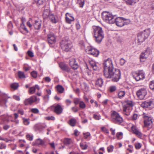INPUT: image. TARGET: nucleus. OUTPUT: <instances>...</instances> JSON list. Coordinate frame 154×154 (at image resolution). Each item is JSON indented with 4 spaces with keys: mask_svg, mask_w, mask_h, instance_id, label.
<instances>
[{
    "mask_svg": "<svg viewBox=\"0 0 154 154\" xmlns=\"http://www.w3.org/2000/svg\"><path fill=\"white\" fill-rule=\"evenodd\" d=\"M103 65V74L105 77L109 79L112 78V81L114 82L119 81L121 78L120 71L114 68L111 59L108 58L105 60Z\"/></svg>",
    "mask_w": 154,
    "mask_h": 154,
    "instance_id": "obj_1",
    "label": "nucleus"
},
{
    "mask_svg": "<svg viewBox=\"0 0 154 154\" xmlns=\"http://www.w3.org/2000/svg\"><path fill=\"white\" fill-rule=\"evenodd\" d=\"M134 105V103L131 100H127L125 101L123 105V111L125 114L128 116L132 110L133 106Z\"/></svg>",
    "mask_w": 154,
    "mask_h": 154,
    "instance_id": "obj_2",
    "label": "nucleus"
},
{
    "mask_svg": "<svg viewBox=\"0 0 154 154\" xmlns=\"http://www.w3.org/2000/svg\"><path fill=\"white\" fill-rule=\"evenodd\" d=\"M111 120L114 123L118 124H120L123 122L122 117L119 113L115 111L112 112Z\"/></svg>",
    "mask_w": 154,
    "mask_h": 154,
    "instance_id": "obj_3",
    "label": "nucleus"
},
{
    "mask_svg": "<svg viewBox=\"0 0 154 154\" xmlns=\"http://www.w3.org/2000/svg\"><path fill=\"white\" fill-rule=\"evenodd\" d=\"M150 33V30L149 29H145L138 33V42L140 43L143 42L146 38L148 37Z\"/></svg>",
    "mask_w": 154,
    "mask_h": 154,
    "instance_id": "obj_4",
    "label": "nucleus"
},
{
    "mask_svg": "<svg viewBox=\"0 0 154 154\" xmlns=\"http://www.w3.org/2000/svg\"><path fill=\"white\" fill-rule=\"evenodd\" d=\"M102 17L103 19L107 23H114V17L109 12L106 11L103 12L102 13Z\"/></svg>",
    "mask_w": 154,
    "mask_h": 154,
    "instance_id": "obj_5",
    "label": "nucleus"
},
{
    "mask_svg": "<svg viewBox=\"0 0 154 154\" xmlns=\"http://www.w3.org/2000/svg\"><path fill=\"white\" fill-rule=\"evenodd\" d=\"M60 45L62 50L66 52L69 51L72 47L70 41L65 39H63L61 42Z\"/></svg>",
    "mask_w": 154,
    "mask_h": 154,
    "instance_id": "obj_6",
    "label": "nucleus"
},
{
    "mask_svg": "<svg viewBox=\"0 0 154 154\" xmlns=\"http://www.w3.org/2000/svg\"><path fill=\"white\" fill-rule=\"evenodd\" d=\"M144 125L145 127H150L152 124V118L148 114L144 113L143 115Z\"/></svg>",
    "mask_w": 154,
    "mask_h": 154,
    "instance_id": "obj_7",
    "label": "nucleus"
},
{
    "mask_svg": "<svg viewBox=\"0 0 154 154\" xmlns=\"http://www.w3.org/2000/svg\"><path fill=\"white\" fill-rule=\"evenodd\" d=\"M39 101V98H37L36 96H33L29 98L26 99L24 101V104L25 105H31L34 103H38Z\"/></svg>",
    "mask_w": 154,
    "mask_h": 154,
    "instance_id": "obj_8",
    "label": "nucleus"
},
{
    "mask_svg": "<svg viewBox=\"0 0 154 154\" xmlns=\"http://www.w3.org/2000/svg\"><path fill=\"white\" fill-rule=\"evenodd\" d=\"M85 51L87 53L92 55L95 57L97 56L99 53L98 50L90 46L87 47L85 48Z\"/></svg>",
    "mask_w": 154,
    "mask_h": 154,
    "instance_id": "obj_9",
    "label": "nucleus"
},
{
    "mask_svg": "<svg viewBox=\"0 0 154 154\" xmlns=\"http://www.w3.org/2000/svg\"><path fill=\"white\" fill-rule=\"evenodd\" d=\"M147 94V91L145 88H143L139 89L136 92V94L140 100L144 99Z\"/></svg>",
    "mask_w": 154,
    "mask_h": 154,
    "instance_id": "obj_10",
    "label": "nucleus"
},
{
    "mask_svg": "<svg viewBox=\"0 0 154 154\" xmlns=\"http://www.w3.org/2000/svg\"><path fill=\"white\" fill-rule=\"evenodd\" d=\"M133 77L137 81H138L144 79V73L143 70L139 71L137 72L134 73Z\"/></svg>",
    "mask_w": 154,
    "mask_h": 154,
    "instance_id": "obj_11",
    "label": "nucleus"
},
{
    "mask_svg": "<svg viewBox=\"0 0 154 154\" xmlns=\"http://www.w3.org/2000/svg\"><path fill=\"white\" fill-rule=\"evenodd\" d=\"M150 51L149 48H147L140 55V59L141 62L144 61L150 54Z\"/></svg>",
    "mask_w": 154,
    "mask_h": 154,
    "instance_id": "obj_12",
    "label": "nucleus"
},
{
    "mask_svg": "<svg viewBox=\"0 0 154 154\" xmlns=\"http://www.w3.org/2000/svg\"><path fill=\"white\" fill-rule=\"evenodd\" d=\"M52 107L54 109V112L57 115H59L62 113L63 108L59 104L56 105H54Z\"/></svg>",
    "mask_w": 154,
    "mask_h": 154,
    "instance_id": "obj_13",
    "label": "nucleus"
},
{
    "mask_svg": "<svg viewBox=\"0 0 154 154\" xmlns=\"http://www.w3.org/2000/svg\"><path fill=\"white\" fill-rule=\"evenodd\" d=\"M125 20L122 17L114 18V23H116L117 26L120 27L124 26V23H125Z\"/></svg>",
    "mask_w": 154,
    "mask_h": 154,
    "instance_id": "obj_14",
    "label": "nucleus"
},
{
    "mask_svg": "<svg viewBox=\"0 0 154 154\" xmlns=\"http://www.w3.org/2000/svg\"><path fill=\"white\" fill-rule=\"evenodd\" d=\"M141 106L143 108H151L153 106V102L151 100L145 101L141 104Z\"/></svg>",
    "mask_w": 154,
    "mask_h": 154,
    "instance_id": "obj_15",
    "label": "nucleus"
},
{
    "mask_svg": "<svg viewBox=\"0 0 154 154\" xmlns=\"http://www.w3.org/2000/svg\"><path fill=\"white\" fill-rule=\"evenodd\" d=\"M94 36L95 38V41L97 43L99 44L102 41L104 37V33H98L97 34H94Z\"/></svg>",
    "mask_w": 154,
    "mask_h": 154,
    "instance_id": "obj_16",
    "label": "nucleus"
},
{
    "mask_svg": "<svg viewBox=\"0 0 154 154\" xmlns=\"http://www.w3.org/2000/svg\"><path fill=\"white\" fill-rule=\"evenodd\" d=\"M48 40L50 44H53L56 42V37L53 33H50L48 35Z\"/></svg>",
    "mask_w": 154,
    "mask_h": 154,
    "instance_id": "obj_17",
    "label": "nucleus"
},
{
    "mask_svg": "<svg viewBox=\"0 0 154 154\" xmlns=\"http://www.w3.org/2000/svg\"><path fill=\"white\" fill-rule=\"evenodd\" d=\"M46 127V125L45 124L38 123L34 125V128L35 131H41Z\"/></svg>",
    "mask_w": 154,
    "mask_h": 154,
    "instance_id": "obj_18",
    "label": "nucleus"
},
{
    "mask_svg": "<svg viewBox=\"0 0 154 154\" xmlns=\"http://www.w3.org/2000/svg\"><path fill=\"white\" fill-rule=\"evenodd\" d=\"M69 64L71 67L74 69H77L79 67L75 60L74 58L71 59L69 60Z\"/></svg>",
    "mask_w": 154,
    "mask_h": 154,
    "instance_id": "obj_19",
    "label": "nucleus"
},
{
    "mask_svg": "<svg viewBox=\"0 0 154 154\" xmlns=\"http://www.w3.org/2000/svg\"><path fill=\"white\" fill-rule=\"evenodd\" d=\"M60 67L63 70L67 72H70V69L68 67V66L64 63L61 62L59 64Z\"/></svg>",
    "mask_w": 154,
    "mask_h": 154,
    "instance_id": "obj_20",
    "label": "nucleus"
},
{
    "mask_svg": "<svg viewBox=\"0 0 154 154\" xmlns=\"http://www.w3.org/2000/svg\"><path fill=\"white\" fill-rule=\"evenodd\" d=\"M66 20V22L69 23H71V22L74 20V17L71 15V14L68 13H67L65 15Z\"/></svg>",
    "mask_w": 154,
    "mask_h": 154,
    "instance_id": "obj_21",
    "label": "nucleus"
},
{
    "mask_svg": "<svg viewBox=\"0 0 154 154\" xmlns=\"http://www.w3.org/2000/svg\"><path fill=\"white\" fill-rule=\"evenodd\" d=\"M93 29L94 34H97L98 33H103V32L102 28L99 26H93Z\"/></svg>",
    "mask_w": 154,
    "mask_h": 154,
    "instance_id": "obj_22",
    "label": "nucleus"
},
{
    "mask_svg": "<svg viewBox=\"0 0 154 154\" xmlns=\"http://www.w3.org/2000/svg\"><path fill=\"white\" fill-rule=\"evenodd\" d=\"M49 18L50 21L53 23H55L58 21V17L53 14H50Z\"/></svg>",
    "mask_w": 154,
    "mask_h": 154,
    "instance_id": "obj_23",
    "label": "nucleus"
},
{
    "mask_svg": "<svg viewBox=\"0 0 154 154\" xmlns=\"http://www.w3.org/2000/svg\"><path fill=\"white\" fill-rule=\"evenodd\" d=\"M131 129L133 132L136 134L139 137H141L142 136L141 133L136 128L133 126L131 127Z\"/></svg>",
    "mask_w": 154,
    "mask_h": 154,
    "instance_id": "obj_24",
    "label": "nucleus"
},
{
    "mask_svg": "<svg viewBox=\"0 0 154 154\" xmlns=\"http://www.w3.org/2000/svg\"><path fill=\"white\" fill-rule=\"evenodd\" d=\"M90 64L91 67L94 70H97L99 69V67L97 65V64L94 61L91 60L90 61Z\"/></svg>",
    "mask_w": 154,
    "mask_h": 154,
    "instance_id": "obj_25",
    "label": "nucleus"
},
{
    "mask_svg": "<svg viewBox=\"0 0 154 154\" xmlns=\"http://www.w3.org/2000/svg\"><path fill=\"white\" fill-rule=\"evenodd\" d=\"M103 80L101 78H99L96 81L95 85L97 87L101 88L103 85Z\"/></svg>",
    "mask_w": 154,
    "mask_h": 154,
    "instance_id": "obj_26",
    "label": "nucleus"
},
{
    "mask_svg": "<svg viewBox=\"0 0 154 154\" xmlns=\"http://www.w3.org/2000/svg\"><path fill=\"white\" fill-rule=\"evenodd\" d=\"M33 26L35 29H39L41 26V21L35 20Z\"/></svg>",
    "mask_w": 154,
    "mask_h": 154,
    "instance_id": "obj_27",
    "label": "nucleus"
},
{
    "mask_svg": "<svg viewBox=\"0 0 154 154\" xmlns=\"http://www.w3.org/2000/svg\"><path fill=\"white\" fill-rule=\"evenodd\" d=\"M139 0H125V2L128 5H133L138 2Z\"/></svg>",
    "mask_w": 154,
    "mask_h": 154,
    "instance_id": "obj_28",
    "label": "nucleus"
},
{
    "mask_svg": "<svg viewBox=\"0 0 154 154\" xmlns=\"http://www.w3.org/2000/svg\"><path fill=\"white\" fill-rule=\"evenodd\" d=\"M51 14V13L50 12L49 10H45L43 14V16L44 18L45 19L49 17L50 14Z\"/></svg>",
    "mask_w": 154,
    "mask_h": 154,
    "instance_id": "obj_29",
    "label": "nucleus"
},
{
    "mask_svg": "<svg viewBox=\"0 0 154 154\" xmlns=\"http://www.w3.org/2000/svg\"><path fill=\"white\" fill-rule=\"evenodd\" d=\"M7 102V99L5 96H2L0 98V106L6 104Z\"/></svg>",
    "mask_w": 154,
    "mask_h": 154,
    "instance_id": "obj_30",
    "label": "nucleus"
},
{
    "mask_svg": "<svg viewBox=\"0 0 154 154\" xmlns=\"http://www.w3.org/2000/svg\"><path fill=\"white\" fill-rule=\"evenodd\" d=\"M57 90L60 93H62L64 90V88L63 87L60 85H58L56 87Z\"/></svg>",
    "mask_w": 154,
    "mask_h": 154,
    "instance_id": "obj_31",
    "label": "nucleus"
},
{
    "mask_svg": "<svg viewBox=\"0 0 154 154\" xmlns=\"http://www.w3.org/2000/svg\"><path fill=\"white\" fill-rule=\"evenodd\" d=\"M76 120L74 118H72L71 119L69 122V124L72 127L74 126L76 123Z\"/></svg>",
    "mask_w": 154,
    "mask_h": 154,
    "instance_id": "obj_32",
    "label": "nucleus"
},
{
    "mask_svg": "<svg viewBox=\"0 0 154 154\" xmlns=\"http://www.w3.org/2000/svg\"><path fill=\"white\" fill-rule=\"evenodd\" d=\"M125 92L124 91H119L118 94V97L120 99H122L125 96Z\"/></svg>",
    "mask_w": 154,
    "mask_h": 154,
    "instance_id": "obj_33",
    "label": "nucleus"
},
{
    "mask_svg": "<svg viewBox=\"0 0 154 154\" xmlns=\"http://www.w3.org/2000/svg\"><path fill=\"white\" fill-rule=\"evenodd\" d=\"M34 1L36 5L39 6L42 5L45 2V0H34Z\"/></svg>",
    "mask_w": 154,
    "mask_h": 154,
    "instance_id": "obj_34",
    "label": "nucleus"
},
{
    "mask_svg": "<svg viewBox=\"0 0 154 154\" xmlns=\"http://www.w3.org/2000/svg\"><path fill=\"white\" fill-rule=\"evenodd\" d=\"M77 3L79 4V7L82 8L85 3V0H77Z\"/></svg>",
    "mask_w": 154,
    "mask_h": 154,
    "instance_id": "obj_35",
    "label": "nucleus"
},
{
    "mask_svg": "<svg viewBox=\"0 0 154 154\" xmlns=\"http://www.w3.org/2000/svg\"><path fill=\"white\" fill-rule=\"evenodd\" d=\"M35 88L34 87H31L29 89V93L30 94H32L35 92Z\"/></svg>",
    "mask_w": 154,
    "mask_h": 154,
    "instance_id": "obj_36",
    "label": "nucleus"
},
{
    "mask_svg": "<svg viewBox=\"0 0 154 154\" xmlns=\"http://www.w3.org/2000/svg\"><path fill=\"white\" fill-rule=\"evenodd\" d=\"M18 75L20 78L22 79L25 78V75L23 72L21 71H19L18 72Z\"/></svg>",
    "mask_w": 154,
    "mask_h": 154,
    "instance_id": "obj_37",
    "label": "nucleus"
},
{
    "mask_svg": "<svg viewBox=\"0 0 154 154\" xmlns=\"http://www.w3.org/2000/svg\"><path fill=\"white\" fill-rule=\"evenodd\" d=\"M80 146L82 149H86L88 147V145L84 143H80Z\"/></svg>",
    "mask_w": 154,
    "mask_h": 154,
    "instance_id": "obj_38",
    "label": "nucleus"
},
{
    "mask_svg": "<svg viewBox=\"0 0 154 154\" xmlns=\"http://www.w3.org/2000/svg\"><path fill=\"white\" fill-rule=\"evenodd\" d=\"M19 86L18 84L17 83H14L12 84L11 85V88L13 89L14 90H16L17 89Z\"/></svg>",
    "mask_w": 154,
    "mask_h": 154,
    "instance_id": "obj_39",
    "label": "nucleus"
},
{
    "mask_svg": "<svg viewBox=\"0 0 154 154\" xmlns=\"http://www.w3.org/2000/svg\"><path fill=\"white\" fill-rule=\"evenodd\" d=\"M64 143L66 145H69L72 142L71 140L70 139L66 138L64 141Z\"/></svg>",
    "mask_w": 154,
    "mask_h": 154,
    "instance_id": "obj_40",
    "label": "nucleus"
},
{
    "mask_svg": "<svg viewBox=\"0 0 154 154\" xmlns=\"http://www.w3.org/2000/svg\"><path fill=\"white\" fill-rule=\"evenodd\" d=\"M36 143L38 145H43L44 144V141L40 139L37 140L36 141Z\"/></svg>",
    "mask_w": 154,
    "mask_h": 154,
    "instance_id": "obj_41",
    "label": "nucleus"
},
{
    "mask_svg": "<svg viewBox=\"0 0 154 154\" xmlns=\"http://www.w3.org/2000/svg\"><path fill=\"white\" fill-rule=\"evenodd\" d=\"M150 88L154 91V81H151L149 84Z\"/></svg>",
    "mask_w": 154,
    "mask_h": 154,
    "instance_id": "obj_42",
    "label": "nucleus"
},
{
    "mask_svg": "<svg viewBox=\"0 0 154 154\" xmlns=\"http://www.w3.org/2000/svg\"><path fill=\"white\" fill-rule=\"evenodd\" d=\"M79 107L80 108L82 109H84L86 105L82 101H81L79 103Z\"/></svg>",
    "mask_w": 154,
    "mask_h": 154,
    "instance_id": "obj_43",
    "label": "nucleus"
},
{
    "mask_svg": "<svg viewBox=\"0 0 154 154\" xmlns=\"http://www.w3.org/2000/svg\"><path fill=\"white\" fill-rule=\"evenodd\" d=\"M141 144L139 143H136L135 144V148L137 149H140L141 147Z\"/></svg>",
    "mask_w": 154,
    "mask_h": 154,
    "instance_id": "obj_44",
    "label": "nucleus"
},
{
    "mask_svg": "<svg viewBox=\"0 0 154 154\" xmlns=\"http://www.w3.org/2000/svg\"><path fill=\"white\" fill-rule=\"evenodd\" d=\"M116 89V87L115 86H110L109 88V91L110 92H113Z\"/></svg>",
    "mask_w": 154,
    "mask_h": 154,
    "instance_id": "obj_45",
    "label": "nucleus"
},
{
    "mask_svg": "<svg viewBox=\"0 0 154 154\" xmlns=\"http://www.w3.org/2000/svg\"><path fill=\"white\" fill-rule=\"evenodd\" d=\"M30 110L32 112L34 113H37L39 112L38 109L37 108H32Z\"/></svg>",
    "mask_w": 154,
    "mask_h": 154,
    "instance_id": "obj_46",
    "label": "nucleus"
},
{
    "mask_svg": "<svg viewBox=\"0 0 154 154\" xmlns=\"http://www.w3.org/2000/svg\"><path fill=\"white\" fill-rule=\"evenodd\" d=\"M21 27L26 32H28V30L26 27L24 23L21 24Z\"/></svg>",
    "mask_w": 154,
    "mask_h": 154,
    "instance_id": "obj_47",
    "label": "nucleus"
},
{
    "mask_svg": "<svg viewBox=\"0 0 154 154\" xmlns=\"http://www.w3.org/2000/svg\"><path fill=\"white\" fill-rule=\"evenodd\" d=\"M31 74L33 78H36L37 77V73L36 71H32L31 72Z\"/></svg>",
    "mask_w": 154,
    "mask_h": 154,
    "instance_id": "obj_48",
    "label": "nucleus"
},
{
    "mask_svg": "<svg viewBox=\"0 0 154 154\" xmlns=\"http://www.w3.org/2000/svg\"><path fill=\"white\" fill-rule=\"evenodd\" d=\"M114 147L112 146H110L107 147V151L108 152H111L113 151Z\"/></svg>",
    "mask_w": 154,
    "mask_h": 154,
    "instance_id": "obj_49",
    "label": "nucleus"
},
{
    "mask_svg": "<svg viewBox=\"0 0 154 154\" xmlns=\"http://www.w3.org/2000/svg\"><path fill=\"white\" fill-rule=\"evenodd\" d=\"M94 118L97 120H99L100 119V116L99 115L94 114L93 116Z\"/></svg>",
    "mask_w": 154,
    "mask_h": 154,
    "instance_id": "obj_50",
    "label": "nucleus"
},
{
    "mask_svg": "<svg viewBox=\"0 0 154 154\" xmlns=\"http://www.w3.org/2000/svg\"><path fill=\"white\" fill-rule=\"evenodd\" d=\"M47 120H55V118L53 116H48L47 117H46L45 118Z\"/></svg>",
    "mask_w": 154,
    "mask_h": 154,
    "instance_id": "obj_51",
    "label": "nucleus"
},
{
    "mask_svg": "<svg viewBox=\"0 0 154 154\" xmlns=\"http://www.w3.org/2000/svg\"><path fill=\"white\" fill-rule=\"evenodd\" d=\"M83 134L85 139H87L90 135V133L88 132L85 133H84Z\"/></svg>",
    "mask_w": 154,
    "mask_h": 154,
    "instance_id": "obj_52",
    "label": "nucleus"
},
{
    "mask_svg": "<svg viewBox=\"0 0 154 154\" xmlns=\"http://www.w3.org/2000/svg\"><path fill=\"white\" fill-rule=\"evenodd\" d=\"M27 54L28 56L31 57H32L34 56L33 53L31 51H28L27 52Z\"/></svg>",
    "mask_w": 154,
    "mask_h": 154,
    "instance_id": "obj_53",
    "label": "nucleus"
},
{
    "mask_svg": "<svg viewBox=\"0 0 154 154\" xmlns=\"http://www.w3.org/2000/svg\"><path fill=\"white\" fill-rule=\"evenodd\" d=\"M101 130L103 131L106 133L108 134L109 133L108 130L107 128L104 127H102L101 128Z\"/></svg>",
    "mask_w": 154,
    "mask_h": 154,
    "instance_id": "obj_54",
    "label": "nucleus"
},
{
    "mask_svg": "<svg viewBox=\"0 0 154 154\" xmlns=\"http://www.w3.org/2000/svg\"><path fill=\"white\" fill-rule=\"evenodd\" d=\"M123 135V134L121 132H120L119 133H118L116 134V137L117 138L119 139H120L121 138H120V136H122Z\"/></svg>",
    "mask_w": 154,
    "mask_h": 154,
    "instance_id": "obj_55",
    "label": "nucleus"
},
{
    "mask_svg": "<svg viewBox=\"0 0 154 154\" xmlns=\"http://www.w3.org/2000/svg\"><path fill=\"white\" fill-rule=\"evenodd\" d=\"M137 117H138L137 114H135V113H134V114H133V116L132 117V119L134 120H136L137 119Z\"/></svg>",
    "mask_w": 154,
    "mask_h": 154,
    "instance_id": "obj_56",
    "label": "nucleus"
},
{
    "mask_svg": "<svg viewBox=\"0 0 154 154\" xmlns=\"http://www.w3.org/2000/svg\"><path fill=\"white\" fill-rule=\"evenodd\" d=\"M23 123L25 125H28L29 123V121L28 120L26 119H25L24 120Z\"/></svg>",
    "mask_w": 154,
    "mask_h": 154,
    "instance_id": "obj_57",
    "label": "nucleus"
},
{
    "mask_svg": "<svg viewBox=\"0 0 154 154\" xmlns=\"http://www.w3.org/2000/svg\"><path fill=\"white\" fill-rule=\"evenodd\" d=\"M80 99L78 98H76L74 100V103L75 105L77 104L80 102Z\"/></svg>",
    "mask_w": 154,
    "mask_h": 154,
    "instance_id": "obj_58",
    "label": "nucleus"
},
{
    "mask_svg": "<svg viewBox=\"0 0 154 154\" xmlns=\"http://www.w3.org/2000/svg\"><path fill=\"white\" fill-rule=\"evenodd\" d=\"M125 63V60L124 59L122 58L120 60V63L121 65H123Z\"/></svg>",
    "mask_w": 154,
    "mask_h": 154,
    "instance_id": "obj_59",
    "label": "nucleus"
},
{
    "mask_svg": "<svg viewBox=\"0 0 154 154\" xmlns=\"http://www.w3.org/2000/svg\"><path fill=\"white\" fill-rule=\"evenodd\" d=\"M26 137L29 139V140H32L33 139L32 136L30 135L29 134H27L26 136Z\"/></svg>",
    "mask_w": 154,
    "mask_h": 154,
    "instance_id": "obj_60",
    "label": "nucleus"
},
{
    "mask_svg": "<svg viewBox=\"0 0 154 154\" xmlns=\"http://www.w3.org/2000/svg\"><path fill=\"white\" fill-rule=\"evenodd\" d=\"M6 147V146L3 144L1 143H0V149H5Z\"/></svg>",
    "mask_w": 154,
    "mask_h": 154,
    "instance_id": "obj_61",
    "label": "nucleus"
},
{
    "mask_svg": "<svg viewBox=\"0 0 154 154\" xmlns=\"http://www.w3.org/2000/svg\"><path fill=\"white\" fill-rule=\"evenodd\" d=\"M13 97L14 99L17 101H19L20 100V97L16 95H14Z\"/></svg>",
    "mask_w": 154,
    "mask_h": 154,
    "instance_id": "obj_62",
    "label": "nucleus"
},
{
    "mask_svg": "<svg viewBox=\"0 0 154 154\" xmlns=\"http://www.w3.org/2000/svg\"><path fill=\"white\" fill-rule=\"evenodd\" d=\"M71 109L73 112H77L78 111L77 108L75 107H72L71 108Z\"/></svg>",
    "mask_w": 154,
    "mask_h": 154,
    "instance_id": "obj_63",
    "label": "nucleus"
},
{
    "mask_svg": "<svg viewBox=\"0 0 154 154\" xmlns=\"http://www.w3.org/2000/svg\"><path fill=\"white\" fill-rule=\"evenodd\" d=\"M110 131L111 132V134L113 135H114L115 134V129H113L112 128H111L110 129Z\"/></svg>",
    "mask_w": 154,
    "mask_h": 154,
    "instance_id": "obj_64",
    "label": "nucleus"
}]
</instances>
